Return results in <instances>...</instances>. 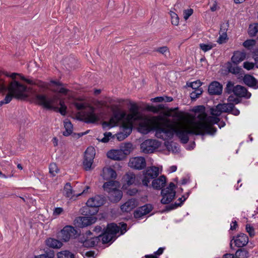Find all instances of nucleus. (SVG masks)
<instances>
[{
    "label": "nucleus",
    "instance_id": "obj_1",
    "mask_svg": "<svg viewBox=\"0 0 258 258\" xmlns=\"http://www.w3.org/2000/svg\"><path fill=\"white\" fill-rule=\"evenodd\" d=\"M135 174L133 172H127L121 178L122 185L121 189H119L120 187V182L113 180L105 182L103 185V188L105 191L109 194L112 191H117L118 194H123V191L125 190H127L126 194H137L138 190L136 188H128L129 186L135 183Z\"/></svg>",
    "mask_w": 258,
    "mask_h": 258
},
{
    "label": "nucleus",
    "instance_id": "obj_2",
    "mask_svg": "<svg viewBox=\"0 0 258 258\" xmlns=\"http://www.w3.org/2000/svg\"><path fill=\"white\" fill-rule=\"evenodd\" d=\"M33 100L34 103L46 110L58 112L62 115L67 113V107L64 101L56 96L48 97L45 94L36 93L34 95Z\"/></svg>",
    "mask_w": 258,
    "mask_h": 258
},
{
    "label": "nucleus",
    "instance_id": "obj_3",
    "mask_svg": "<svg viewBox=\"0 0 258 258\" xmlns=\"http://www.w3.org/2000/svg\"><path fill=\"white\" fill-rule=\"evenodd\" d=\"M104 195H95L90 198L86 203V206L80 210V213L84 216H94L99 211V207L103 205L106 202Z\"/></svg>",
    "mask_w": 258,
    "mask_h": 258
},
{
    "label": "nucleus",
    "instance_id": "obj_4",
    "mask_svg": "<svg viewBox=\"0 0 258 258\" xmlns=\"http://www.w3.org/2000/svg\"><path fill=\"white\" fill-rule=\"evenodd\" d=\"M28 88L26 86L14 80L10 83L9 88L7 86L5 81L0 78V90L2 91L9 90L18 99H25L27 97L26 92Z\"/></svg>",
    "mask_w": 258,
    "mask_h": 258
},
{
    "label": "nucleus",
    "instance_id": "obj_5",
    "mask_svg": "<svg viewBox=\"0 0 258 258\" xmlns=\"http://www.w3.org/2000/svg\"><path fill=\"white\" fill-rule=\"evenodd\" d=\"M207 121L209 124L201 121L197 122L195 123V127L202 132L204 131L205 135L213 136L215 134L217 131V128L213 125L218 124L220 121V119L218 116L212 115L208 117Z\"/></svg>",
    "mask_w": 258,
    "mask_h": 258
},
{
    "label": "nucleus",
    "instance_id": "obj_6",
    "mask_svg": "<svg viewBox=\"0 0 258 258\" xmlns=\"http://www.w3.org/2000/svg\"><path fill=\"white\" fill-rule=\"evenodd\" d=\"M102 226H103L104 236L101 239L102 243L103 244L112 243L117 238V234L118 233V225L115 223L112 222L107 223L106 227L104 225Z\"/></svg>",
    "mask_w": 258,
    "mask_h": 258
},
{
    "label": "nucleus",
    "instance_id": "obj_7",
    "mask_svg": "<svg viewBox=\"0 0 258 258\" xmlns=\"http://www.w3.org/2000/svg\"><path fill=\"white\" fill-rule=\"evenodd\" d=\"M174 132L175 135L177 137L180 141L182 144H186L189 141V135H196V136H204L205 134L197 129L195 127V124L192 127V130H179L177 128H174Z\"/></svg>",
    "mask_w": 258,
    "mask_h": 258
},
{
    "label": "nucleus",
    "instance_id": "obj_8",
    "mask_svg": "<svg viewBox=\"0 0 258 258\" xmlns=\"http://www.w3.org/2000/svg\"><path fill=\"white\" fill-rule=\"evenodd\" d=\"M95 150L93 147H89L86 150L83 161V167L85 171H90L94 168L93 166Z\"/></svg>",
    "mask_w": 258,
    "mask_h": 258
},
{
    "label": "nucleus",
    "instance_id": "obj_9",
    "mask_svg": "<svg viewBox=\"0 0 258 258\" xmlns=\"http://www.w3.org/2000/svg\"><path fill=\"white\" fill-rule=\"evenodd\" d=\"M159 174L158 167L155 166L148 167L144 171V178L142 179L143 184L146 186H148L150 180L158 177Z\"/></svg>",
    "mask_w": 258,
    "mask_h": 258
},
{
    "label": "nucleus",
    "instance_id": "obj_10",
    "mask_svg": "<svg viewBox=\"0 0 258 258\" xmlns=\"http://www.w3.org/2000/svg\"><path fill=\"white\" fill-rule=\"evenodd\" d=\"M97 220L95 216H79L75 218L74 225L76 227L84 228L95 223Z\"/></svg>",
    "mask_w": 258,
    "mask_h": 258
},
{
    "label": "nucleus",
    "instance_id": "obj_11",
    "mask_svg": "<svg viewBox=\"0 0 258 258\" xmlns=\"http://www.w3.org/2000/svg\"><path fill=\"white\" fill-rule=\"evenodd\" d=\"M160 144V142L156 140L147 139L141 144V149L144 153H151L159 147Z\"/></svg>",
    "mask_w": 258,
    "mask_h": 258
},
{
    "label": "nucleus",
    "instance_id": "obj_12",
    "mask_svg": "<svg viewBox=\"0 0 258 258\" xmlns=\"http://www.w3.org/2000/svg\"><path fill=\"white\" fill-rule=\"evenodd\" d=\"M89 111L84 112V116L77 117V119L86 123H95L98 120V117L95 112V108L90 107Z\"/></svg>",
    "mask_w": 258,
    "mask_h": 258
},
{
    "label": "nucleus",
    "instance_id": "obj_13",
    "mask_svg": "<svg viewBox=\"0 0 258 258\" xmlns=\"http://www.w3.org/2000/svg\"><path fill=\"white\" fill-rule=\"evenodd\" d=\"M128 166L135 169L142 170L145 168L146 162L143 157H136L130 159Z\"/></svg>",
    "mask_w": 258,
    "mask_h": 258
},
{
    "label": "nucleus",
    "instance_id": "obj_14",
    "mask_svg": "<svg viewBox=\"0 0 258 258\" xmlns=\"http://www.w3.org/2000/svg\"><path fill=\"white\" fill-rule=\"evenodd\" d=\"M167 178L164 175H162L159 177L153 179L152 184L148 186L152 187L156 190H161L164 189L167 184Z\"/></svg>",
    "mask_w": 258,
    "mask_h": 258
},
{
    "label": "nucleus",
    "instance_id": "obj_15",
    "mask_svg": "<svg viewBox=\"0 0 258 258\" xmlns=\"http://www.w3.org/2000/svg\"><path fill=\"white\" fill-rule=\"evenodd\" d=\"M139 204V201L138 199L135 198H131L120 206V209L122 212L128 213L138 207Z\"/></svg>",
    "mask_w": 258,
    "mask_h": 258
},
{
    "label": "nucleus",
    "instance_id": "obj_16",
    "mask_svg": "<svg viewBox=\"0 0 258 258\" xmlns=\"http://www.w3.org/2000/svg\"><path fill=\"white\" fill-rule=\"evenodd\" d=\"M71 225L65 226L60 231L56 233V237L63 242L69 241L72 236Z\"/></svg>",
    "mask_w": 258,
    "mask_h": 258
},
{
    "label": "nucleus",
    "instance_id": "obj_17",
    "mask_svg": "<svg viewBox=\"0 0 258 258\" xmlns=\"http://www.w3.org/2000/svg\"><path fill=\"white\" fill-rule=\"evenodd\" d=\"M232 240H234L235 246L237 247H243L248 242V237L246 234L240 233L235 237L233 236Z\"/></svg>",
    "mask_w": 258,
    "mask_h": 258
},
{
    "label": "nucleus",
    "instance_id": "obj_18",
    "mask_svg": "<svg viewBox=\"0 0 258 258\" xmlns=\"http://www.w3.org/2000/svg\"><path fill=\"white\" fill-rule=\"evenodd\" d=\"M223 86L219 82H212L208 87V91L211 95H219L222 93Z\"/></svg>",
    "mask_w": 258,
    "mask_h": 258
},
{
    "label": "nucleus",
    "instance_id": "obj_19",
    "mask_svg": "<svg viewBox=\"0 0 258 258\" xmlns=\"http://www.w3.org/2000/svg\"><path fill=\"white\" fill-rule=\"evenodd\" d=\"M107 156L108 158L117 161L123 160L126 158L124 153L120 149L109 151L107 153Z\"/></svg>",
    "mask_w": 258,
    "mask_h": 258
},
{
    "label": "nucleus",
    "instance_id": "obj_20",
    "mask_svg": "<svg viewBox=\"0 0 258 258\" xmlns=\"http://www.w3.org/2000/svg\"><path fill=\"white\" fill-rule=\"evenodd\" d=\"M234 94L237 97H244L246 99L249 98L251 95L245 87L240 85H237L235 87Z\"/></svg>",
    "mask_w": 258,
    "mask_h": 258
},
{
    "label": "nucleus",
    "instance_id": "obj_21",
    "mask_svg": "<svg viewBox=\"0 0 258 258\" xmlns=\"http://www.w3.org/2000/svg\"><path fill=\"white\" fill-rule=\"evenodd\" d=\"M243 81L244 83L249 87L254 89H258V80L249 74L244 75Z\"/></svg>",
    "mask_w": 258,
    "mask_h": 258
},
{
    "label": "nucleus",
    "instance_id": "obj_22",
    "mask_svg": "<svg viewBox=\"0 0 258 258\" xmlns=\"http://www.w3.org/2000/svg\"><path fill=\"white\" fill-rule=\"evenodd\" d=\"M125 112L120 110H116L113 111L112 116L110 119V122L111 123H115V121L117 122L123 121L126 117Z\"/></svg>",
    "mask_w": 258,
    "mask_h": 258
},
{
    "label": "nucleus",
    "instance_id": "obj_23",
    "mask_svg": "<svg viewBox=\"0 0 258 258\" xmlns=\"http://www.w3.org/2000/svg\"><path fill=\"white\" fill-rule=\"evenodd\" d=\"M45 242L49 247L54 249L60 248L63 245V243L59 239H56L51 237L47 238Z\"/></svg>",
    "mask_w": 258,
    "mask_h": 258
},
{
    "label": "nucleus",
    "instance_id": "obj_24",
    "mask_svg": "<svg viewBox=\"0 0 258 258\" xmlns=\"http://www.w3.org/2000/svg\"><path fill=\"white\" fill-rule=\"evenodd\" d=\"M79 242L83 244L82 246L86 248L94 247L96 246L94 240L92 237H85L84 236H81L79 238Z\"/></svg>",
    "mask_w": 258,
    "mask_h": 258
},
{
    "label": "nucleus",
    "instance_id": "obj_25",
    "mask_svg": "<svg viewBox=\"0 0 258 258\" xmlns=\"http://www.w3.org/2000/svg\"><path fill=\"white\" fill-rule=\"evenodd\" d=\"M225 103H219L217 105L210 109V113L213 116H219L221 113L225 112L227 111L225 109Z\"/></svg>",
    "mask_w": 258,
    "mask_h": 258
},
{
    "label": "nucleus",
    "instance_id": "obj_26",
    "mask_svg": "<svg viewBox=\"0 0 258 258\" xmlns=\"http://www.w3.org/2000/svg\"><path fill=\"white\" fill-rule=\"evenodd\" d=\"M245 52L236 51L234 52L233 55L231 57V61L234 64H237L240 62L243 61L245 58Z\"/></svg>",
    "mask_w": 258,
    "mask_h": 258
},
{
    "label": "nucleus",
    "instance_id": "obj_27",
    "mask_svg": "<svg viewBox=\"0 0 258 258\" xmlns=\"http://www.w3.org/2000/svg\"><path fill=\"white\" fill-rule=\"evenodd\" d=\"M103 177L105 179H115L117 174L114 169L111 167H108L103 169Z\"/></svg>",
    "mask_w": 258,
    "mask_h": 258
},
{
    "label": "nucleus",
    "instance_id": "obj_28",
    "mask_svg": "<svg viewBox=\"0 0 258 258\" xmlns=\"http://www.w3.org/2000/svg\"><path fill=\"white\" fill-rule=\"evenodd\" d=\"M182 205L183 201L179 203L175 202L174 203L168 204L167 205H166L164 209L160 210L159 212L161 213L168 212L171 210L176 209L178 207L181 206Z\"/></svg>",
    "mask_w": 258,
    "mask_h": 258
},
{
    "label": "nucleus",
    "instance_id": "obj_29",
    "mask_svg": "<svg viewBox=\"0 0 258 258\" xmlns=\"http://www.w3.org/2000/svg\"><path fill=\"white\" fill-rule=\"evenodd\" d=\"M177 187V185L171 182L166 188L164 187V189H162L160 194H176L175 189Z\"/></svg>",
    "mask_w": 258,
    "mask_h": 258
},
{
    "label": "nucleus",
    "instance_id": "obj_30",
    "mask_svg": "<svg viewBox=\"0 0 258 258\" xmlns=\"http://www.w3.org/2000/svg\"><path fill=\"white\" fill-rule=\"evenodd\" d=\"M235 253L237 258H248L249 257V253L247 250L243 247H239Z\"/></svg>",
    "mask_w": 258,
    "mask_h": 258
},
{
    "label": "nucleus",
    "instance_id": "obj_31",
    "mask_svg": "<svg viewBox=\"0 0 258 258\" xmlns=\"http://www.w3.org/2000/svg\"><path fill=\"white\" fill-rule=\"evenodd\" d=\"M226 67L228 72L234 75L239 74L242 70L241 68L237 66L236 67H233L232 62L230 61L226 63Z\"/></svg>",
    "mask_w": 258,
    "mask_h": 258
},
{
    "label": "nucleus",
    "instance_id": "obj_32",
    "mask_svg": "<svg viewBox=\"0 0 258 258\" xmlns=\"http://www.w3.org/2000/svg\"><path fill=\"white\" fill-rule=\"evenodd\" d=\"M57 256V258H75V254L68 250L58 252Z\"/></svg>",
    "mask_w": 258,
    "mask_h": 258
},
{
    "label": "nucleus",
    "instance_id": "obj_33",
    "mask_svg": "<svg viewBox=\"0 0 258 258\" xmlns=\"http://www.w3.org/2000/svg\"><path fill=\"white\" fill-rule=\"evenodd\" d=\"M258 32V23H254L249 26L248 34L250 37H254Z\"/></svg>",
    "mask_w": 258,
    "mask_h": 258
},
{
    "label": "nucleus",
    "instance_id": "obj_34",
    "mask_svg": "<svg viewBox=\"0 0 258 258\" xmlns=\"http://www.w3.org/2000/svg\"><path fill=\"white\" fill-rule=\"evenodd\" d=\"M120 149L123 151L126 157L129 155L133 150V145L131 143L127 142L123 144L120 147Z\"/></svg>",
    "mask_w": 258,
    "mask_h": 258
},
{
    "label": "nucleus",
    "instance_id": "obj_35",
    "mask_svg": "<svg viewBox=\"0 0 258 258\" xmlns=\"http://www.w3.org/2000/svg\"><path fill=\"white\" fill-rule=\"evenodd\" d=\"M153 130L155 131V136L159 139L164 140L163 134L165 129L160 126H155L153 128Z\"/></svg>",
    "mask_w": 258,
    "mask_h": 258
},
{
    "label": "nucleus",
    "instance_id": "obj_36",
    "mask_svg": "<svg viewBox=\"0 0 258 258\" xmlns=\"http://www.w3.org/2000/svg\"><path fill=\"white\" fill-rule=\"evenodd\" d=\"M129 105H130L129 110L133 115H128V116L131 118H132L133 115H136L139 113V107L136 103L131 101L130 102Z\"/></svg>",
    "mask_w": 258,
    "mask_h": 258
},
{
    "label": "nucleus",
    "instance_id": "obj_37",
    "mask_svg": "<svg viewBox=\"0 0 258 258\" xmlns=\"http://www.w3.org/2000/svg\"><path fill=\"white\" fill-rule=\"evenodd\" d=\"M145 216L149 214L154 209L153 205L151 204H146L145 205L139 207Z\"/></svg>",
    "mask_w": 258,
    "mask_h": 258
},
{
    "label": "nucleus",
    "instance_id": "obj_38",
    "mask_svg": "<svg viewBox=\"0 0 258 258\" xmlns=\"http://www.w3.org/2000/svg\"><path fill=\"white\" fill-rule=\"evenodd\" d=\"M234 85V82L230 81H228L224 90L225 93L228 94H231L232 93H234L235 87Z\"/></svg>",
    "mask_w": 258,
    "mask_h": 258
},
{
    "label": "nucleus",
    "instance_id": "obj_39",
    "mask_svg": "<svg viewBox=\"0 0 258 258\" xmlns=\"http://www.w3.org/2000/svg\"><path fill=\"white\" fill-rule=\"evenodd\" d=\"M203 90L202 88L195 90L190 94V97L192 101H195L197 98H199L200 95L203 93Z\"/></svg>",
    "mask_w": 258,
    "mask_h": 258
},
{
    "label": "nucleus",
    "instance_id": "obj_40",
    "mask_svg": "<svg viewBox=\"0 0 258 258\" xmlns=\"http://www.w3.org/2000/svg\"><path fill=\"white\" fill-rule=\"evenodd\" d=\"M203 83L201 82L200 80H196L194 82L188 83L187 82L186 83V85L189 87H191L192 89L197 90L198 89L201 88L200 87L202 85Z\"/></svg>",
    "mask_w": 258,
    "mask_h": 258
},
{
    "label": "nucleus",
    "instance_id": "obj_41",
    "mask_svg": "<svg viewBox=\"0 0 258 258\" xmlns=\"http://www.w3.org/2000/svg\"><path fill=\"white\" fill-rule=\"evenodd\" d=\"M164 107V106L162 104H159L157 106L148 105L147 107V110L149 111H151L155 113H158L159 110L163 109Z\"/></svg>",
    "mask_w": 258,
    "mask_h": 258
},
{
    "label": "nucleus",
    "instance_id": "obj_42",
    "mask_svg": "<svg viewBox=\"0 0 258 258\" xmlns=\"http://www.w3.org/2000/svg\"><path fill=\"white\" fill-rule=\"evenodd\" d=\"M216 45V44L212 43L211 42H210L208 44L201 43L199 45L200 49H202L204 52H207V51L211 50L213 47H215Z\"/></svg>",
    "mask_w": 258,
    "mask_h": 258
},
{
    "label": "nucleus",
    "instance_id": "obj_43",
    "mask_svg": "<svg viewBox=\"0 0 258 258\" xmlns=\"http://www.w3.org/2000/svg\"><path fill=\"white\" fill-rule=\"evenodd\" d=\"M122 128V133H124V134L127 135L128 136L132 132L133 127L132 124L128 125L126 123L123 122L121 126Z\"/></svg>",
    "mask_w": 258,
    "mask_h": 258
},
{
    "label": "nucleus",
    "instance_id": "obj_44",
    "mask_svg": "<svg viewBox=\"0 0 258 258\" xmlns=\"http://www.w3.org/2000/svg\"><path fill=\"white\" fill-rule=\"evenodd\" d=\"M71 234L72 236H74V238H78V239L81 237L82 236L80 230V228L76 227L75 226V227H73L72 226H71Z\"/></svg>",
    "mask_w": 258,
    "mask_h": 258
},
{
    "label": "nucleus",
    "instance_id": "obj_45",
    "mask_svg": "<svg viewBox=\"0 0 258 258\" xmlns=\"http://www.w3.org/2000/svg\"><path fill=\"white\" fill-rule=\"evenodd\" d=\"M118 233H120V235L124 234L128 230L127 225L126 223L121 222L119 223V226H118Z\"/></svg>",
    "mask_w": 258,
    "mask_h": 258
},
{
    "label": "nucleus",
    "instance_id": "obj_46",
    "mask_svg": "<svg viewBox=\"0 0 258 258\" xmlns=\"http://www.w3.org/2000/svg\"><path fill=\"white\" fill-rule=\"evenodd\" d=\"M49 173L52 175V176H54L55 174L58 173L59 169L55 163H51L50 164L49 166Z\"/></svg>",
    "mask_w": 258,
    "mask_h": 258
},
{
    "label": "nucleus",
    "instance_id": "obj_47",
    "mask_svg": "<svg viewBox=\"0 0 258 258\" xmlns=\"http://www.w3.org/2000/svg\"><path fill=\"white\" fill-rule=\"evenodd\" d=\"M171 23L172 25L177 26L179 24V18L178 15L174 12L170 11Z\"/></svg>",
    "mask_w": 258,
    "mask_h": 258
},
{
    "label": "nucleus",
    "instance_id": "obj_48",
    "mask_svg": "<svg viewBox=\"0 0 258 258\" xmlns=\"http://www.w3.org/2000/svg\"><path fill=\"white\" fill-rule=\"evenodd\" d=\"M165 145L167 147V148L169 149L168 146H170L172 148V152L174 153L178 152L179 150V147L178 144L176 143H173V144H170L169 142H165Z\"/></svg>",
    "mask_w": 258,
    "mask_h": 258
},
{
    "label": "nucleus",
    "instance_id": "obj_49",
    "mask_svg": "<svg viewBox=\"0 0 258 258\" xmlns=\"http://www.w3.org/2000/svg\"><path fill=\"white\" fill-rule=\"evenodd\" d=\"M255 43L256 41L254 39H247L243 43V45L246 48L250 49L255 45Z\"/></svg>",
    "mask_w": 258,
    "mask_h": 258
},
{
    "label": "nucleus",
    "instance_id": "obj_50",
    "mask_svg": "<svg viewBox=\"0 0 258 258\" xmlns=\"http://www.w3.org/2000/svg\"><path fill=\"white\" fill-rule=\"evenodd\" d=\"M245 230L250 237H253L255 235L254 229L250 224H247L246 225Z\"/></svg>",
    "mask_w": 258,
    "mask_h": 258
},
{
    "label": "nucleus",
    "instance_id": "obj_51",
    "mask_svg": "<svg viewBox=\"0 0 258 258\" xmlns=\"http://www.w3.org/2000/svg\"><path fill=\"white\" fill-rule=\"evenodd\" d=\"M104 137L102 139H101L100 140L99 139H97V140L99 142L106 143H107L109 142L110 137L113 138V136H112V134L110 132H105L104 134Z\"/></svg>",
    "mask_w": 258,
    "mask_h": 258
},
{
    "label": "nucleus",
    "instance_id": "obj_52",
    "mask_svg": "<svg viewBox=\"0 0 258 258\" xmlns=\"http://www.w3.org/2000/svg\"><path fill=\"white\" fill-rule=\"evenodd\" d=\"M220 36L217 41L219 44H223L226 42V40L228 39L227 33H219Z\"/></svg>",
    "mask_w": 258,
    "mask_h": 258
},
{
    "label": "nucleus",
    "instance_id": "obj_53",
    "mask_svg": "<svg viewBox=\"0 0 258 258\" xmlns=\"http://www.w3.org/2000/svg\"><path fill=\"white\" fill-rule=\"evenodd\" d=\"M73 191L71 184L70 182H67L63 187V194H73Z\"/></svg>",
    "mask_w": 258,
    "mask_h": 258
},
{
    "label": "nucleus",
    "instance_id": "obj_54",
    "mask_svg": "<svg viewBox=\"0 0 258 258\" xmlns=\"http://www.w3.org/2000/svg\"><path fill=\"white\" fill-rule=\"evenodd\" d=\"M133 214L134 217L136 219H140L145 216L141 209H139V207L134 211Z\"/></svg>",
    "mask_w": 258,
    "mask_h": 258
},
{
    "label": "nucleus",
    "instance_id": "obj_55",
    "mask_svg": "<svg viewBox=\"0 0 258 258\" xmlns=\"http://www.w3.org/2000/svg\"><path fill=\"white\" fill-rule=\"evenodd\" d=\"M162 196V199L160 202L163 205H167L171 203V199L169 198L168 195H160Z\"/></svg>",
    "mask_w": 258,
    "mask_h": 258
},
{
    "label": "nucleus",
    "instance_id": "obj_56",
    "mask_svg": "<svg viewBox=\"0 0 258 258\" xmlns=\"http://www.w3.org/2000/svg\"><path fill=\"white\" fill-rule=\"evenodd\" d=\"M255 66V63L249 61H245L243 64V68L248 71L253 69Z\"/></svg>",
    "mask_w": 258,
    "mask_h": 258
},
{
    "label": "nucleus",
    "instance_id": "obj_57",
    "mask_svg": "<svg viewBox=\"0 0 258 258\" xmlns=\"http://www.w3.org/2000/svg\"><path fill=\"white\" fill-rule=\"evenodd\" d=\"M229 24L228 21L225 23H223L220 26V29L219 31V33H227V31L228 30V28L229 27Z\"/></svg>",
    "mask_w": 258,
    "mask_h": 258
},
{
    "label": "nucleus",
    "instance_id": "obj_58",
    "mask_svg": "<svg viewBox=\"0 0 258 258\" xmlns=\"http://www.w3.org/2000/svg\"><path fill=\"white\" fill-rule=\"evenodd\" d=\"M194 10L193 9L190 8L188 9L184 10L183 11V18L186 20L189 17L193 14Z\"/></svg>",
    "mask_w": 258,
    "mask_h": 258
},
{
    "label": "nucleus",
    "instance_id": "obj_59",
    "mask_svg": "<svg viewBox=\"0 0 258 258\" xmlns=\"http://www.w3.org/2000/svg\"><path fill=\"white\" fill-rule=\"evenodd\" d=\"M193 111L195 113H205V107L204 105H198L194 108Z\"/></svg>",
    "mask_w": 258,
    "mask_h": 258
},
{
    "label": "nucleus",
    "instance_id": "obj_60",
    "mask_svg": "<svg viewBox=\"0 0 258 258\" xmlns=\"http://www.w3.org/2000/svg\"><path fill=\"white\" fill-rule=\"evenodd\" d=\"M48 250H46L45 254H41L42 257H44L45 258H53L54 256V252L53 250L48 249Z\"/></svg>",
    "mask_w": 258,
    "mask_h": 258
},
{
    "label": "nucleus",
    "instance_id": "obj_61",
    "mask_svg": "<svg viewBox=\"0 0 258 258\" xmlns=\"http://www.w3.org/2000/svg\"><path fill=\"white\" fill-rule=\"evenodd\" d=\"M235 108V105L232 103H225V109L227 110L225 112L230 113L233 109Z\"/></svg>",
    "mask_w": 258,
    "mask_h": 258
},
{
    "label": "nucleus",
    "instance_id": "obj_62",
    "mask_svg": "<svg viewBox=\"0 0 258 258\" xmlns=\"http://www.w3.org/2000/svg\"><path fill=\"white\" fill-rule=\"evenodd\" d=\"M155 51L158 52L160 53H161L162 54H165L166 52H169V49L168 47L166 46L160 47L159 48H157Z\"/></svg>",
    "mask_w": 258,
    "mask_h": 258
},
{
    "label": "nucleus",
    "instance_id": "obj_63",
    "mask_svg": "<svg viewBox=\"0 0 258 258\" xmlns=\"http://www.w3.org/2000/svg\"><path fill=\"white\" fill-rule=\"evenodd\" d=\"M139 130L140 132L143 134H147L150 131L149 127L145 125H140Z\"/></svg>",
    "mask_w": 258,
    "mask_h": 258
},
{
    "label": "nucleus",
    "instance_id": "obj_64",
    "mask_svg": "<svg viewBox=\"0 0 258 258\" xmlns=\"http://www.w3.org/2000/svg\"><path fill=\"white\" fill-rule=\"evenodd\" d=\"M117 139L119 141H122L128 137L127 135L124 134V133L120 132L116 134Z\"/></svg>",
    "mask_w": 258,
    "mask_h": 258
}]
</instances>
